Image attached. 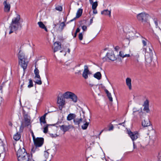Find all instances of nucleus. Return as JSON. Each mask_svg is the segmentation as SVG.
I'll return each instance as SVG.
<instances>
[{
	"label": "nucleus",
	"instance_id": "nucleus-1",
	"mask_svg": "<svg viewBox=\"0 0 161 161\" xmlns=\"http://www.w3.org/2000/svg\"><path fill=\"white\" fill-rule=\"evenodd\" d=\"M20 16L19 15H17L16 17H14L12 19V22L9 27L10 30L9 32V34L18 29L20 25Z\"/></svg>",
	"mask_w": 161,
	"mask_h": 161
},
{
	"label": "nucleus",
	"instance_id": "nucleus-2",
	"mask_svg": "<svg viewBox=\"0 0 161 161\" xmlns=\"http://www.w3.org/2000/svg\"><path fill=\"white\" fill-rule=\"evenodd\" d=\"M17 155L18 161H29L31 160L30 154L27 153L23 148L19 149L17 152Z\"/></svg>",
	"mask_w": 161,
	"mask_h": 161
},
{
	"label": "nucleus",
	"instance_id": "nucleus-3",
	"mask_svg": "<svg viewBox=\"0 0 161 161\" xmlns=\"http://www.w3.org/2000/svg\"><path fill=\"white\" fill-rule=\"evenodd\" d=\"M18 58L19 64L25 70L27 67L28 61L27 59L25 58L24 54L19 51L18 55Z\"/></svg>",
	"mask_w": 161,
	"mask_h": 161
},
{
	"label": "nucleus",
	"instance_id": "nucleus-4",
	"mask_svg": "<svg viewBox=\"0 0 161 161\" xmlns=\"http://www.w3.org/2000/svg\"><path fill=\"white\" fill-rule=\"evenodd\" d=\"M31 120L30 117L27 114H25L24 115V120L22 122L20 129L23 130L24 127L28 126L30 125Z\"/></svg>",
	"mask_w": 161,
	"mask_h": 161
},
{
	"label": "nucleus",
	"instance_id": "nucleus-5",
	"mask_svg": "<svg viewBox=\"0 0 161 161\" xmlns=\"http://www.w3.org/2000/svg\"><path fill=\"white\" fill-rule=\"evenodd\" d=\"M149 15L144 12H143L138 14L136 16L137 19L142 22H145L147 21Z\"/></svg>",
	"mask_w": 161,
	"mask_h": 161
},
{
	"label": "nucleus",
	"instance_id": "nucleus-6",
	"mask_svg": "<svg viewBox=\"0 0 161 161\" xmlns=\"http://www.w3.org/2000/svg\"><path fill=\"white\" fill-rule=\"evenodd\" d=\"M57 103L58 105L59 109L62 110L63 106L65 104V98L62 95L58 97Z\"/></svg>",
	"mask_w": 161,
	"mask_h": 161
},
{
	"label": "nucleus",
	"instance_id": "nucleus-7",
	"mask_svg": "<svg viewBox=\"0 0 161 161\" xmlns=\"http://www.w3.org/2000/svg\"><path fill=\"white\" fill-rule=\"evenodd\" d=\"M34 142L36 147H41L44 142V139L43 138L37 137L36 139H34Z\"/></svg>",
	"mask_w": 161,
	"mask_h": 161
},
{
	"label": "nucleus",
	"instance_id": "nucleus-8",
	"mask_svg": "<svg viewBox=\"0 0 161 161\" xmlns=\"http://www.w3.org/2000/svg\"><path fill=\"white\" fill-rule=\"evenodd\" d=\"M91 74L89 71L87 65H85L84 66V69L82 73V76L85 79L88 78V75Z\"/></svg>",
	"mask_w": 161,
	"mask_h": 161
},
{
	"label": "nucleus",
	"instance_id": "nucleus-9",
	"mask_svg": "<svg viewBox=\"0 0 161 161\" xmlns=\"http://www.w3.org/2000/svg\"><path fill=\"white\" fill-rule=\"evenodd\" d=\"M128 134L133 141L138 138V134L137 132H132L130 130H128Z\"/></svg>",
	"mask_w": 161,
	"mask_h": 161
},
{
	"label": "nucleus",
	"instance_id": "nucleus-10",
	"mask_svg": "<svg viewBox=\"0 0 161 161\" xmlns=\"http://www.w3.org/2000/svg\"><path fill=\"white\" fill-rule=\"evenodd\" d=\"M7 1V0H5L3 3V4L4 6V11L6 12H8L10 11L11 6L9 3Z\"/></svg>",
	"mask_w": 161,
	"mask_h": 161
},
{
	"label": "nucleus",
	"instance_id": "nucleus-11",
	"mask_svg": "<svg viewBox=\"0 0 161 161\" xmlns=\"http://www.w3.org/2000/svg\"><path fill=\"white\" fill-rule=\"evenodd\" d=\"M54 52L59 50L61 48V43L59 42H56L54 43Z\"/></svg>",
	"mask_w": 161,
	"mask_h": 161
},
{
	"label": "nucleus",
	"instance_id": "nucleus-12",
	"mask_svg": "<svg viewBox=\"0 0 161 161\" xmlns=\"http://www.w3.org/2000/svg\"><path fill=\"white\" fill-rule=\"evenodd\" d=\"M144 107L143 110L146 111L147 113H148L149 112V101L148 100H146L144 102L143 105Z\"/></svg>",
	"mask_w": 161,
	"mask_h": 161
},
{
	"label": "nucleus",
	"instance_id": "nucleus-13",
	"mask_svg": "<svg viewBox=\"0 0 161 161\" xmlns=\"http://www.w3.org/2000/svg\"><path fill=\"white\" fill-rule=\"evenodd\" d=\"M60 129L63 130L64 132L68 131L69 129L71 128V126L70 125H63L59 126Z\"/></svg>",
	"mask_w": 161,
	"mask_h": 161
},
{
	"label": "nucleus",
	"instance_id": "nucleus-14",
	"mask_svg": "<svg viewBox=\"0 0 161 161\" xmlns=\"http://www.w3.org/2000/svg\"><path fill=\"white\" fill-rule=\"evenodd\" d=\"M107 56L108 58L110 60L112 61H114L116 59V58L114 54V53L113 52L108 53L107 54Z\"/></svg>",
	"mask_w": 161,
	"mask_h": 161
},
{
	"label": "nucleus",
	"instance_id": "nucleus-15",
	"mask_svg": "<svg viewBox=\"0 0 161 161\" xmlns=\"http://www.w3.org/2000/svg\"><path fill=\"white\" fill-rule=\"evenodd\" d=\"M142 125L144 127H146L150 126L151 123L149 120L148 119H145L142 121Z\"/></svg>",
	"mask_w": 161,
	"mask_h": 161
},
{
	"label": "nucleus",
	"instance_id": "nucleus-16",
	"mask_svg": "<svg viewBox=\"0 0 161 161\" xmlns=\"http://www.w3.org/2000/svg\"><path fill=\"white\" fill-rule=\"evenodd\" d=\"M7 142L5 140H3L0 139V147H2L4 151H5V147H6Z\"/></svg>",
	"mask_w": 161,
	"mask_h": 161
},
{
	"label": "nucleus",
	"instance_id": "nucleus-17",
	"mask_svg": "<svg viewBox=\"0 0 161 161\" xmlns=\"http://www.w3.org/2000/svg\"><path fill=\"white\" fill-rule=\"evenodd\" d=\"M47 114V113H46L44 114L40 118V121L41 125H42V124H45L46 123V121L45 120V118Z\"/></svg>",
	"mask_w": 161,
	"mask_h": 161
},
{
	"label": "nucleus",
	"instance_id": "nucleus-18",
	"mask_svg": "<svg viewBox=\"0 0 161 161\" xmlns=\"http://www.w3.org/2000/svg\"><path fill=\"white\" fill-rule=\"evenodd\" d=\"M76 117L75 114H74L70 113L68 115L67 119L68 121H70L75 119Z\"/></svg>",
	"mask_w": 161,
	"mask_h": 161
},
{
	"label": "nucleus",
	"instance_id": "nucleus-19",
	"mask_svg": "<svg viewBox=\"0 0 161 161\" xmlns=\"http://www.w3.org/2000/svg\"><path fill=\"white\" fill-rule=\"evenodd\" d=\"M126 82L127 85L129 87L130 90L131 89V79L130 78H127L126 79Z\"/></svg>",
	"mask_w": 161,
	"mask_h": 161
},
{
	"label": "nucleus",
	"instance_id": "nucleus-20",
	"mask_svg": "<svg viewBox=\"0 0 161 161\" xmlns=\"http://www.w3.org/2000/svg\"><path fill=\"white\" fill-rule=\"evenodd\" d=\"M111 10H108V9L104 10L101 12L102 14L107 15H108L109 17H111Z\"/></svg>",
	"mask_w": 161,
	"mask_h": 161
},
{
	"label": "nucleus",
	"instance_id": "nucleus-21",
	"mask_svg": "<svg viewBox=\"0 0 161 161\" xmlns=\"http://www.w3.org/2000/svg\"><path fill=\"white\" fill-rule=\"evenodd\" d=\"M72 92H67L64 93L62 96L65 98H69L72 94Z\"/></svg>",
	"mask_w": 161,
	"mask_h": 161
},
{
	"label": "nucleus",
	"instance_id": "nucleus-22",
	"mask_svg": "<svg viewBox=\"0 0 161 161\" xmlns=\"http://www.w3.org/2000/svg\"><path fill=\"white\" fill-rule=\"evenodd\" d=\"M93 77L98 80H100L101 79L102 75L100 72H97L94 74Z\"/></svg>",
	"mask_w": 161,
	"mask_h": 161
},
{
	"label": "nucleus",
	"instance_id": "nucleus-23",
	"mask_svg": "<svg viewBox=\"0 0 161 161\" xmlns=\"http://www.w3.org/2000/svg\"><path fill=\"white\" fill-rule=\"evenodd\" d=\"M69 98L71 99L74 103H76L77 102V97L76 95L73 92L72 93Z\"/></svg>",
	"mask_w": 161,
	"mask_h": 161
},
{
	"label": "nucleus",
	"instance_id": "nucleus-24",
	"mask_svg": "<svg viewBox=\"0 0 161 161\" xmlns=\"http://www.w3.org/2000/svg\"><path fill=\"white\" fill-rule=\"evenodd\" d=\"M38 24L40 28L44 29L45 31L47 32L48 31L47 27L41 21L39 22L38 23Z\"/></svg>",
	"mask_w": 161,
	"mask_h": 161
},
{
	"label": "nucleus",
	"instance_id": "nucleus-25",
	"mask_svg": "<svg viewBox=\"0 0 161 161\" xmlns=\"http://www.w3.org/2000/svg\"><path fill=\"white\" fill-rule=\"evenodd\" d=\"M82 119L80 118L79 119H74L73 121L75 125H78L79 126V125L82 122Z\"/></svg>",
	"mask_w": 161,
	"mask_h": 161
},
{
	"label": "nucleus",
	"instance_id": "nucleus-26",
	"mask_svg": "<svg viewBox=\"0 0 161 161\" xmlns=\"http://www.w3.org/2000/svg\"><path fill=\"white\" fill-rule=\"evenodd\" d=\"M39 71L37 68H36L34 70V73L35 74V77L37 78H40V76L39 75Z\"/></svg>",
	"mask_w": 161,
	"mask_h": 161
},
{
	"label": "nucleus",
	"instance_id": "nucleus-27",
	"mask_svg": "<svg viewBox=\"0 0 161 161\" xmlns=\"http://www.w3.org/2000/svg\"><path fill=\"white\" fill-rule=\"evenodd\" d=\"M82 9L81 8H79L76 14V18H78L80 17L82 14Z\"/></svg>",
	"mask_w": 161,
	"mask_h": 161
},
{
	"label": "nucleus",
	"instance_id": "nucleus-28",
	"mask_svg": "<svg viewBox=\"0 0 161 161\" xmlns=\"http://www.w3.org/2000/svg\"><path fill=\"white\" fill-rule=\"evenodd\" d=\"M20 135L18 133H17L14 136L13 138L16 141L19 140L20 138Z\"/></svg>",
	"mask_w": 161,
	"mask_h": 161
},
{
	"label": "nucleus",
	"instance_id": "nucleus-29",
	"mask_svg": "<svg viewBox=\"0 0 161 161\" xmlns=\"http://www.w3.org/2000/svg\"><path fill=\"white\" fill-rule=\"evenodd\" d=\"M66 26V24L64 22H63L61 23L59 25V28L60 29V31H61L63 30L64 27Z\"/></svg>",
	"mask_w": 161,
	"mask_h": 161
},
{
	"label": "nucleus",
	"instance_id": "nucleus-30",
	"mask_svg": "<svg viewBox=\"0 0 161 161\" xmlns=\"http://www.w3.org/2000/svg\"><path fill=\"white\" fill-rule=\"evenodd\" d=\"M55 125V124H53L52 125H47L46 126H45L44 128V130H43V132L44 133H47L48 132V126L49 125H53V126H54Z\"/></svg>",
	"mask_w": 161,
	"mask_h": 161
},
{
	"label": "nucleus",
	"instance_id": "nucleus-31",
	"mask_svg": "<svg viewBox=\"0 0 161 161\" xmlns=\"http://www.w3.org/2000/svg\"><path fill=\"white\" fill-rule=\"evenodd\" d=\"M142 43L143 46L144 47L147 45V42L148 41L146 39L143 38L142 36Z\"/></svg>",
	"mask_w": 161,
	"mask_h": 161
},
{
	"label": "nucleus",
	"instance_id": "nucleus-32",
	"mask_svg": "<svg viewBox=\"0 0 161 161\" xmlns=\"http://www.w3.org/2000/svg\"><path fill=\"white\" fill-rule=\"evenodd\" d=\"M91 4H92V9H96L98 5L97 2H93Z\"/></svg>",
	"mask_w": 161,
	"mask_h": 161
},
{
	"label": "nucleus",
	"instance_id": "nucleus-33",
	"mask_svg": "<svg viewBox=\"0 0 161 161\" xmlns=\"http://www.w3.org/2000/svg\"><path fill=\"white\" fill-rule=\"evenodd\" d=\"M89 123L87 122H86L84 125L82 126V128L83 130H86L87 128V127L89 125Z\"/></svg>",
	"mask_w": 161,
	"mask_h": 161
},
{
	"label": "nucleus",
	"instance_id": "nucleus-34",
	"mask_svg": "<svg viewBox=\"0 0 161 161\" xmlns=\"http://www.w3.org/2000/svg\"><path fill=\"white\" fill-rule=\"evenodd\" d=\"M29 84L28 86V88H31L32 87H33V83L32 80L31 79H29Z\"/></svg>",
	"mask_w": 161,
	"mask_h": 161
},
{
	"label": "nucleus",
	"instance_id": "nucleus-35",
	"mask_svg": "<svg viewBox=\"0 0 161 161\" xmlns=\"http://www.w3.org/2000/svg\"><path fill=\"white\" fill-rule=\"evenodd\" d=\"M38 147H36L35 146V147H33L31 150V154H32L34 153L36 151H37L38 149L37 148Z\"/></svg>",
	"mask_w": 161,
	"mask_h": 161
},
{
	"label": "nucleus",
	"instance_id": "nucleus-36",
	"mask_svg": "<svg viewBox=\"0 0 161 161\" xmlns=\"http://www.w3.org/2000/svg\"><path fill=\"white\" fill-rule=\"evenodd\" d=\"M133 114L135 115L136 112H138L139 111V110L137 108L134 107L133 109Z\"/></svg>",
	"mask_w": 161,
	"mask_h": 161
},
{
	"label": "nucleus",
	"instance_id": "nucleus-37",
	"mask_svg": "<svg viewBox=\"0 0 161 161\" xmlns=\"http://www.w3.org/2000/svg\"><path fill=\"white\" fill-rule=\"evenodd\" d=\"M39 79L37 80L36 82V83L38 85H41L42 84V82L41 80V77H40V78H38Z\"/></svg>",
	"mask_w": 161,
	"mask_h": 161
},
{
	"label": "nucleus",
	"instance_id": "nucleus-38",
	"mask_svg": "<svg viewBox=\"0 0 161 161\" xmlns=\"http://www.w3.org/2000/svg\"><path fill=\"white\" fill-rule=\"evenodd\" d=\"M56 9L59 11H62V7L60 6H58L56 7Z\"/></svg>",
	"mask_w": 161,
	"mask_h": 161
},
{
	"label": "nucleus",
	"instance_id": "nucleus-39",
	"mask_svg": "<svg viewBox=\"0 0 161 161\" xmlns=\"http://www.w3.org/2000/svg\"><path fill=\"white\" fill-rule=\"evenodd\" d=\"M83 35L82 33H80L78 35V38L80 40H82L83 39Z\"/></svg>",
	"mask_w": 161,
	"mask_h": 161
},
{
	"label": "nucleus",
	"instance_id": "nucleus-40",
	"mask_svg": "<svg viewBox=\"0 0 161 161\" xmlns=\"http://www.w3.org/2000/svg\"><path fill=\"white\" fill-rule=\"evenodd\" d=\"M107 96L109 98V100L110 101L112 102L113 101V98L111 96V93H110L109 94H108L107 95Z\"/></svg>",
	"mask_w": 161,
	"mask_h": 161
},
{
	"label": "nucleus",
	"instance_id": "nucleus-41",
	"mask_svg": "<svg viewBox=\"0 0 161 161\" xmlns=\"http://www.w3.org/2000/svg\"><path fill=\"white\" fill-rule=\"evenodd\" d=\"M4 102V99L2 97H0V106H1L2 104Z\"/></svg>",
	"mask_w": 161,
	"mask_h": 161
},
{
	"label": "nucleus",
	"instance_id": "nucleus-42",
	"mask_svg": "<svg viewBox=\"0 0 161 161\" xmlns=\"http://www.w3.org/2000/svg\"><path fill=\"white\" fill-rule=\"evenodd\" d=\"M119 55L122 58H124V53L123 52L120 51L119 52Z\"/></svg>",
	"mask_w": 161,
	"mask_h": 161
},
{
	"label": "nucleus",
	"instance_id": "nucleus-43",
	"mask_svg": "<svg viewBox=\"0 0 161 161\" xmlns=\"http://www.w3.org/2000/svg\"><path fill=\"white\" fill-rule=\"evenodd\" d=\"M113 129H114V126H113V125L112 124H111L109 126L108 130L110 131V130H113Z\"/></svg>",
	"mask_w": 161,
	"mask_h": 161
},
{
	"label": "nucleus",
	"instance_id": "nucleus-44",
	"mask_svg": "<svg viewBox=\"0 0 161 161\" xmlns=\"http://www.w3.org/2000/svg\"><path fill=\"white\" fill-rule=\"evenodd\" d=\"M82 28L83 31V32L86 31L87 30V27L85 25L82 26Z\"/></svg>",
	"mask_w": 161,
	"mask_h": 161
},
{
	"label": "nucleus",
	"instance_id": "nucleus-45",
	"mask_svg": "<svg viewBox=\"0 0 161 161\" xmlns=\"http://www.w3.org/2000/svg\"><path fill=\"white\" fill-rule=\"evenodd\" d=\"M44 154L45 155L46 157H48V155H49V153H48V152H46V151L45 152Z\"/></svg>",
	"mask_w": 161,
	"mask_h": 161
},
{
	"label": "nucleus",
	"instance_id": "nucleus-46",
	"mask_svg": "<svg viewBox=\"0 0 161 161\" xmlns=\"http://www.w3.org/2000/svg\"><path fill=\"white\" fill-rule=\"evenodd\" d=\"M93 13L94 14H97V10L96 9H93Z\"/></svg>",
	"mask_w": 161,
	"mask_h": 161
},
{
	"label": "nucleus",
	"instance_id": "nucleus-47",
	"mask_svg": "<svg viewBox=\"0 0 161 161\" xmlns=\"http://www.w3.org/2000/svg\"><path fill=\"white\" fill-rule=\"evenodd\" d=\"M81 71L80 70H79L78 72H76L75 73V74H78V75H80L81 74Z\"/></svg>",
	"mask_w": 161,
	"mask_h": 161
},
{
	"label": "nucleus",
	"instance_id": "nucleus-48",
	"mask_svg": "<svg viewBox=\"0 0 161 161\" xmlns=\"http://www.w3.org/2000/svg\"><path fill=\"white\" fill-rule=\"evenodd\" d=\"M50 136L52 137H56L57 136V135L56 134H55L54 135L53 134H51Z\"/></svg>",
	"mask_w": 161,
	"mask_h": 161
},
{
	"label": "nucleus",
	"instance_id": "nucleus-49",
	"mask_svg": "<svg viewBox=\"0 0 161 161\" xmlns=\"http://www.w3.org/2000/svg\"><path fill=\"white\" fill-rule=\"evenodd\" d=\"M114 49L116 51H117L119 49V47L118 46H116L115 47Z\"/></svg>",
	"mask_w": 161,
	"mask_h": 161
},
{
	"label": "nucleus",
	"instance_id": "nucleus-50",
	"mask_svg": "<svg viewBox=\"0 0 161 161\" xmlns=\"http://www.w3.org/2000/svg\"><path fill=\"white\" fill-rule=\"evenodd\" d=\"M130 56L129 54H125L124 55V57H129Z\"/></svg>",
	"mask_w": 161,
	"mask_h": 161
},
{
	"label": "nucleus",
	"instance_id": "nucleus-51",
	"mask_svg": "<svg viewBox=\"0 0 161 161\" xmlns=\"http://www.w3.org/2000/svg\"><path fill=\"white\" fill-rule=\"evenodd\" d=\"M80 31V29H79V28H77L75 32H76V33H78V32H79Z\"/></svg>",
	"mask_w": 161,
	"mask_h": 161
},
{
	"label": "nucleus",
	"instance_id": "nucleus-52",
	"mask_svg": "<svg viewBox=\"0 0 161 161\" xmlns=\"http://www.w3.org/2000/svg\"><path fill=\"white\" fill-rule=\"evenodd\" d=\"M133 148L134 149L136 148V146L135 145L134 142H133Z\"/></svg>",
	"mask_w": 161,
	"mask_h": 161
},
{
	"label": "nucleus",
	"instance_id": "nucleus-53",
	"mask_svg": "<svg viewBox=\"0 0 161 161\" xmlns=\"http://www.w3.org/2000/svg\"><path fill=\"white\" fill-rule=\"evenodd\" d=\"M93 18H92V19H91L90 20V24L89 25L91 24L92 23V22H93Z\"/></svg>",
	"mask_w": 161,
	"mask_h": 161
},
{
	"label": "nucleus",
	"instance_id": "nucleus-54",
	"mask_svg": "<svg viewBox=\"0 0 161 161\" xmlns=\"http://www.w3.org/2000/svg\"><path fill=\"white\" fill-rule=\"evenodd\" d=\"M8 125L12 127V123L10 121H9L8 122Z\"/></svg>",
	"mask_w": 161,
	"mask_h": 161
},
{
	"label": "nucleus",
	"instance_id": "nucleus-55",
	"mask_svg": "<svg viewBox=\"0 0 161 161\" xmlns=\"http://www.w3.org/2000/svg\"><path fill=\"white\" fill-rule=\"evenodd\" d=\"M32 137H33V141H34V139H36V138H35V137L34 136V135L33 133V132L32 131Z\"/></svg>",
	"mask_w": 161,
	"mask_h": 161
},
{
	"label": "nucleus",
	"instance_id": "nucleus-56",
	"mask_svg": "<svg viewBox=\"0 0 161 161\" xmlns=\"http://www.w3.org/2000/svg\"><path fill=\"white\" fill-rule=\"evenodd\" d=\"M77 33L76 32H75L74 35L73 36L74 38H75L76 36Z\"/></svg>",
	"mask_w": 161,
	"mask_h": 161
},
{
	"label": "nucleus",
	"instance_id": "nucleus-57",
	"mask_svg": "<svg viewBox=\"0 0 161 161\" xmlns=\"http://www.w3.org/2000/svg\"><path fill=\"white\" fill-rule=\"evenodd\" d=\"M89 2L91 4H92L93 2V0H89Z\"/></svg>",
	"mask_w": 161,
	"mask_h": 161
},
{
	"label": "nucleus",
	"instance_id": "nucleus-58",
	"mask_svg": "<svg viewBox=\"0 0 161 161\" xmlns=\"http://www.w3.org/2000/svg\"><path fill=\"white\" fill-rule=\"evenodd\" d=\"M105 92H106V93L107 94V95L108 94H109V93H110L107 90H106V91H105Z\"/></svg>",
	"mask_w": 161,
	"mask_h": 161
},
{
	"label": "nucleus",
	"instance_id": "nucleus-59",
	"mask_svg": "<svg viewBox=\"0 0 161 161\" xmlns=\"http://www.w3.org/2000/svg\"><path fill=\"white\" fill-rule=\"evenodd\" d=\"M89 85L91 87H92L94 86V85L92 84H90Z\"/></svg>",
	"mask_w": 161,
	"mask_h": 161
},
{
	"label": "nucleus",
	"instance_id": "nucleus-60",
	"mask_svg": "<svg viewBox=\"0 0 161 161\" xmlns=\"http://www.w3.org/2000/svg\"><path fill=\"white\" fill-rule=\"evenodd\" d=\"M68 52L69 53L70 52V49L69 48L68 49Z\"/></svg>",
	"mask_w": 161,
	"mask_h": 161
},
{
	"label": "nucleus",
	"instance_id": "nucleus-61",
	"mask_svg": "<svg viewBox=\"0 0 161 161\" xmlns=\"http://www.w3.org/2000/svg\"><path fill=\"white\" fill-rule=\"evenodd\" d=\"M53 25L54 26L53 28H55L56 26V25L55 24H54Z\"/></svg>",
	"mask_w": 161,
	"mask_h": 161
},
{
	"label": "nucleus",
	"instance_id": "nucleus-62",
	"mask_svg": "<svg viewBox=\"0 0 161 161\" xmlns=\"http://www.w3.org/2000/svg\"><path fill=\"white\" fill-rule=\"evenodd\" d=\"M103 130H102V131L100 132V133H99V135H100L101 134V133L103 132Z\"/></svg>",
	"mask_w": 161,
	"mask_h": 161
},
{
	"label": "nucleus",
	"instance_id": "nucleus-63",
	"mask_svg": "<svg viewBox=\"0 0 161 161\" xmlns=\"http://www.w3.org/2000/svg\"><path fill=\"white\" fill-rule=\"evenodd\" d=\"M75 19V18H74L73 19H72L71 20H70V21L71 22V21H72L74 20Z\"/></svg>",
	"mask_w": 161,
	"mask_h": 161
},
{
	"label": "nucleus",
	"instance_id": "nucleus-64",
	"mask_svg": "<svg viewBox=\"0 0 161 161\" xmlns=\"http://www.w3.org/2000/svg\"><path fill=\"white\" fill-rule=\"evenodd\" d=\"M124 123H119V125H122V124H123Z\"/></svg>",
	"mask_w": 161,
	"mask_h": 161
}]
</instances>
